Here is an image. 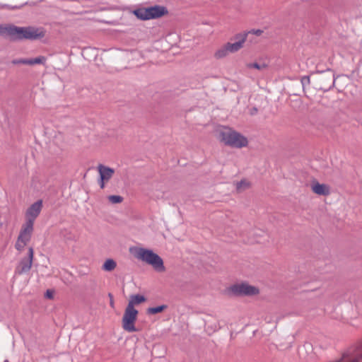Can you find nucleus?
Returning <instances> with one entry per match:
<instances>
[{"label": "nucleus", "instance_id": "nucleus-1", "mask_svg": "<svg viewBox=\"0 0 362 362\" xmlns=\"http://www.w3.org/2000/svg\"><path fill=\"white\" fill-rule=\"evenodd\" d=\"M0 35L8 37L11 40H37L44 37L42 32L33 27H17L15 25H0Z\"/></svg>", "mask_w": 362, "mask_h": 362}, {"label": "nucleus", "instance_id": "nucleus-2", "mask_svg": "<svg viewBox=\"0 0 362 362\" xmlns=\"http://www.w3.org/2000/svg\"><path fill=\"white\" fill-rule=\"evenodd\" d=\"M218 138L225 145L240 148L248 144L247 139L240 133L230 128H224L219 132Z\"/></svg>", "mask_w": 362, "mask_h": 362}, {"label": "nucleus", "instance_id": "nucleus-3", "mask_svg": "<svg viewBox=\"0 0 362 362\" xmlns=\"http://www.w3.org/2000/svg\"><path fill=\"white\" fill-rule=\"evenodd\" d=\"M136 257L145 262L157 272H164L165 268L162 258L152 250L139 248L136 254Z\"/></svg>", "mask_w": 362, "mask_h": 362}, {"label": "nucleus", "instance_id": "nucleus-4", "mask_svg": "<svg viewBox=\"0 0 362 362\" xmlns=\"http://www.w3.org/2000/svg\"><path fill=\"white\" fill-rule=\"evenodd\" d=\"M259 291L257 287L251 286L246 282L235 284L227 289L229 296H253L257 295Z\"/></svg>", "mask_w": 362, "mask_h": 362}, {"label": "nucleus", "instance_id": "nucleus-5", "mask_svg": "<svg viewBox=\"0 0 362 362\" xmlns=\"http://www.w3.org/2000/svg\"><path fill=\"white\" fill-rule=\"evenodd\" d=\"M138 313V310L132 304L127 305L122 317V327L124 330L129 332L138 331V329L134 326Z\"/></svg>", "mask_w": 362, "mask_h": 362}, {"label": "nucleus", "instance_id": "nucleus-6", "mask_svg": "<svg viewBox=\"0 0 362 362\" xmlns=\"http://www.w3.org/2000/svg\"><path fill=\"white\" fill-rule=\"evenodd\" d=\"M316 73L320 74L318 78L320 90L327 92L334 87L336 77L332 69H327L325 71L317 69Z\"/></svg>", "mask_w": 362, "mask_h": 362}, {"label": "nucleus", "instance_id": "nucleus-7", "mask_svg": "<svg viewBox=\"0 0 362 362\" xmlns=\"http://www.w3.org/2000/svg\"><path fill=\"white\" fill-rule=\"evenodd\" d=\"M34 250L32 247L28 248V255L22 258L15 269V274L21 275L28 273L33 265Z\"/></svg>", "mask_w": 362, "mask_h": 362}, {"label": "nucleus", "instance_id": "nucleus-8", "mask_svg": "<svg viewBox=\"0 0 362 362\" xmlns=\"http://www.w3.org/2000/svg\"><path fill=\"white\" fill-rule=\"evenodd\" d=\"M42 208V200L40 199L32 204L25 212V222L34 226V222L40 215Z\"/></svg>", "mask_w": 362, "mask_h": 362}, {"label": "nucleus", "instance_id": "nucleus-9", "mask_svg": "<svg viewBox=\"0 0 362 362\" xmlns=\"http://www.w3.org/2000/svg\"><path fill=\"white\" fill-rule=\"evenodd\" d=\"M247 37V33H239L235 35V39L237 40L235 42H228L226 44L229 52L233 53L240 49L244 42L246 41Z\"/></svg>", "mask_w": 362, "mask_h": 362}, {"label": "nucleus", "instance_id": "nucleus-10", "mask_svg": "<svg viewBox=\"0 0 362 362\" xmlns=\"http://www.w3.org/2000/svg\"><path fill=\"white\" fill-rule=\"evenodd\" d=\"M33 226L27 223L22 225L18 238L21 242H30L33 232Z\"/></svg>", "mask_w": 362, "mask_h": 362}, {"label": "nucleus", "instance_id": "nucleus-11", "mask_svg": "<svg viewBox=\"0 0 362 362\" xmlns=\"http://www.w3.org/2000/svg\"><path fill=\"white\" fill-rule=\"evenodd\" d=\"M132 13L138 19L141 21L152 19L151 6L138 8L134 9Z\"/></svg>", "mask_w": 362, "mask_h": 362}, {"label": "nucleus", "instance_id": "nucleus-12", "mask_svg": "<svg viewBox=\"0 0 362 362\" xmlns=\"http://www.w3.org/2000/svg\"><path fill=\"white\" fill-rule=\"evenodd\" d=\"M98 171L100 179L106 181H109L115 173V170L113 168L105 166L103 164H99L98 165Z\"/></svg>", "mask_w": 362, "mask_h": 362}, {"label": "nucleus", "instance_id": "nucleus-13", "mask_svg": "<svg viewBox=\"0 0 362 362\" xmlns=\"http://www.w3.org/2000/svg\"><path fill=\"white\" fill-rule=\"evenodd\" d=\"M312 190L318 195H328L330 192L329 187L325 185L320 184L317 182H314L312 185Z\"/></svg>", "mask_w": 362, "mask_h": 362}, {"label": "nucleus", "instance_id": "nucleus-14", "mask_svg": "<svg viewBox=\"0 0 362 362\" xmlns=\"http://www.w3.org/2000/svg\"><path fill=\"white\" fill-rule=\"evenodd\" d=\"M152 19L160 18L168 13L167 8L164 6L154 5L151 6Z\"/></svg>", "mask_w": 362, "mask_h": 362}, {"label": "nucleus", "instance_id": "nucleus-15", "mask_svg": "<svg viewBox=\"0 0 362 362\" xmlns=\"http://www.w3.org/2000/svg\"><path fill=\"white\" fill-rule=\"evenodd\" d=\"M116 262L112 259H107L103 265V269L107 272H111L115 269Z\"/></svg>", "mask_w": 362, "mask_h": 362}, {"label": "nucleus", "instance_id": "nucleus-16", "mask_svg": "<svg viewBox=\"0 0 362 362\" xmlns=\"http://www.w3.org/2000/svg\"><path fill=\"white\" fill-rule=\"evenodd\" d=\"M146 301V298L143 295L136 294L133 295L131 297V300H129L128 305L132 304L134 307V304H140Z\"/></svg>", "mask_w": 362, "mask_h": 362}, {"label": "nucleus", "instance_id": "nucleus-17", "mask_svg": "<svg viewBox=\"0 0 362 362\" xmlns=\"http://www.w3.org/2000/svg\"><path fill=\"white\" fill-rule=\"evenodd\" d=\"M167 308H168L167 305H158V306H156V307H151V308H148L147 309L146 313L148 315H155V314H157V313H162Z\"/></svg>", "mask_w": 362, "mask_h": 362}, {"label": "nucleus", "instance_id": "nucleus-18", "mask_svg": "<svg viewBox=\"0 0 362 362\" xmlns=\"http://www.w3.org/2000/svg\"><path fill=\"white\" fill-rule=\"evenodd\" d=\"M229 52H229L226 45H225L223 47H221V49H218L216 52L214 57L216 59H221V58H223L226 56H227Z\"/></svg>", "mask_w": 362, "mask_h": 362}, {"label": "nucleus", "instance_id": "nucleus-19", "mask_svg": "<svg viewBox=\"0 0 362 362\" xmlns=\"http://www.w3.org/2000/svg\"><path fill=\"white\" fill-rule=\"evenodd\" d=\"M249 185L250 183L248 182L245 180H242L236 183V189L237 191L240 192L242 189L249 187Z\"/></svg>", "mask_w": 362, "mask_h": 362}, {"label": "nucleus", "instance_id": "nucleus-20", "mask_svg": "<svg viewBox=\"0 0 362 362\" xmlns=\"http://www.w3.org/2000/svg\"><path fill=\"white\" fill-rule=\"evenodd\" d=\"M108 199L112 204H119L123 201V197L119 195H110Z\"/></svg>", "mask_w": 362, "mask_h": 362}, {"label": "nucleus", "instance_id": "nucleus-21", "mask_svg": "<svg viewBox=\"0 0 362 362\" xmlns=\"http://www.w3.org/2000/svg\"><path fill=\"white\" fill-rule=\"evenodd\" d=\"M300 83L302 84L303 89L304 90L305 87L306 86L310 85V76H304L301 77Z\"/></svg>", "mask_w": 362, "mask_h": 362}, {"label": "nucleus", "instance_id": "nucleus-22", "mask_svg": "<svg viewBox=\"0 0 362 362\" xmlns=\"http://www.w3.org/2000/svg\"><path fill=\"white\" fill-rule=\"evenodd\" d=\"M27 244V243L21 242L20 240L18 238L15 244V247L17 250L21 251L23 250V248Z\"/></svg>", "mask_w": 362, "mask_h": 362}, {"label": "nucleus", "instance_id": "nucleus-23", "mask_svg": "<svg viewBox=\"0 0 362 362\" xmlns=\"http://www.w3.org/2000/svg\"><path fill=\"white\" fill-rule=\"evenodd\" d=\"M46 62V58L43 56H40L36 58H33V62L35 64H43Z\"/></svg>", "mask_w": 362, "mask_h": 362}, {"label": "nucleus", "instance_id": "nucleus-24", "mask_svg": "<svg viewBox=\"0 0 362 362\" xmlns=\"http://www.w3.org/2000/svg\"><path fill=\"white\" fill-rule=\"evenodd\" d=\"M248 66L250 68H255V69H262V68H265L267 66H266L265 64H260L259 63L255 62V63L250 64L248 65Z\"/></svg>", "mask_w": 362, "mask_h": 362}, {"label": "nucleus", "instance_id": "nucleus-25", "mask_svg": "<svg viewBox=\"0 0 362 362\" xmlns=\"http://www.w3.org/2000/svg\"><path fill=\"white\" fill-rule=\"evenodd\" d=\"M263 33V30H259V29H257V30H255V29H252L248 32H246L245 33H247V35L249 33H252V34H255L257 36H259L262 33Z\"/></svg>", "mask_w": 362, "mask_h": 362}, {"label": "nucleus", "instance_id": "nucleus-26", "mask_svg": "<svg viewBox=\"0 0 362 362\" xmlns=\"http://www.w3.org/2000/svg\"><path fill=\"white\" fill-rule=\"evenodd\" d=\"M25 59H15L12 60L13 64H25Z\"/></svg>", "mask_w": 362, "mask_h": 362}, {"label": "nucleus", "instance_id": "nucleus-27", "mask_svg": "<svg viewBox=\"0 0 362 362\" xmlns=\"http://www.w3.org/2000/svg\"><path fill=\"white\" fill-rule=\"evenodd\" d=\"M25 64L26 65H34L33 58V59H25Z\"/></svg>", "mask_w": 362, "mask_h": 362}, {"label": "nucleus", "instance_id": "nucleus-28", "mask_svg": "<svg viewBox=\"0 0 362 362\" xmlns=\"http://www.w3.org/2000/svg\"><path fill=\"white\" fill-rule=\"evenodd\" d=\"M45 296L49 299L53 298V292L51 290H47L45 293Z\"/></svg>", "mask_w": 362, "mask_h": 362}, {"label": "nucleus", "instance_id": "nucleus-29", "mask_svg": "<svg viewBox=\"0 0 362 362\" xmlns=\"http://www.w3.org/2000/svg\"><path fill=\"white\" fill-rule=\"evenodd\" d=\"M106 182H107L106 180H103V179L100 178L99 184H100V187L101 189H103L105 187Z\"/></svg>", "mask_w": 362, "mask_h": 362}, {"label": "nucleus", "instance_id": "nucleus-30", "mask_svg": "<svg viewBox=\"0 0 362 362\" xmlns=\"http://www.w3.org/2000/svg\"><path fill=\"white\" fill-rule=\"evenodd\" d=\"M110 306H111L112 308H113V307H114V300H113V298H111V299H110Z\"/></svg>", "mask_w": 362, "mask_h": 362}, {"label": "nucleus", "instance_id": "nucleus-31", "mask_svg": "<svg viewBox=\"0 0 362 362\" xmlns=\"http://www.w3.org/2000/svg\"><path fill=\"white\" fill-rule=\"evenodd\" d=\"M257 112V109L256 107H254L252 110V112H251L252 115Z\"/></svg>", "mask_w": 362, "mask_h": 362}, {"label": "nucleus", "instance_id": "nucleus-32", "mask_svg": "<svg viewBox=\"0 0 362 362\" xmlns=\"http://www.w3.org/2000/svg\"><path fill=\"white\" fill-rule=\"evenodd\" d=\"M108 296H109V298H110V299H111V298H113V296H112V293H110L108 294Z\"/></svg>", "mask_w": 362, "mask_h": 362}, {"label": "nucleus", "instance_id": "nucleus-33", "mask_svg": "<svg viewBox=\"0 0 362 362\" xmlns=\"http://www.w3.org/2000/svg\"><path fill=\"white\" fill-rule=\"evenodd\" d=\"M4 362H8V361L6 359V360L4 361Z\"/></svg>", "mask_w": 362, "mask_h": 362}]
</instances>
